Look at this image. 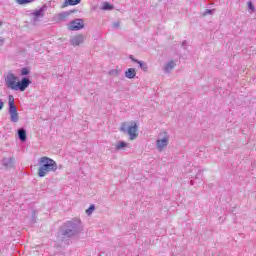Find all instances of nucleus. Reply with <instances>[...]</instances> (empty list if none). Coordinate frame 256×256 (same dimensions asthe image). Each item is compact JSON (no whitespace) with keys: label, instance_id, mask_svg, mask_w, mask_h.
Listing matches in <instances>:
<instances>
[{"label":"nucleus","instance_id":"nucleus-23","mask_svg":"<svg viewBox=\"0 0 256 256\" xmlns=\"http://www.w3.org/2000/svg\"><path fill=\"white\" fill-rule=\"evenodd\" d=\"M109 75H113L114 77H118L119 76V70L112 69V70L109 71Z\"/></svg>","mask_w":256,"mask_h":256},{"label":"nucleus","instance_id":"nucleus-11","mask_svg":"<svg viewBox=\"0 0 256 256\" xmlns=\"http://www.w3.org/2000/svg\"><path fill=\"white\" fill-rule=\"evenodd\" d=\"M18 133V139L22 142L25 143L27 141V130L25 128H19L17 130Z\"/></svg>","mask_w":256,"mask_h":256},{"label":"nucleus","instance_id":"nucleus-20","mask_svg":"<svg viewBox=\"0 0 256 256\" xmlns=\"http://www.w3.org/2000/svg\"><path fill=\"white\" fill-rule=\"evenodd\" d=\"M29 73H31V70L29 68H27V67L22 68L21 75L23 77H27V75H29Z\"/></svg>","mask_w":256,"mask_h":256},{"label":"nucleus","instance_id":"nucleus-19","mask_svg":"<svg viewBox=\"0 0 256 256\" xmlns=\"http://www.w3.org/2000/svg\"><path fill=\"white\" fill-rule=\"evenodd\" d=\"M33 1L35 0H16V3H18V5H29V3H33Z\"/></svg>","mask_w":256,"mask_h":256},{"label":"nucleus","instance_id":"nucleus-1","mask_svg":"<svg viewBox=\"0 0 256 256\" xmlns=\"http://www.w3.org/2000/svg\"><path fill=\"white\" fill-rule=\"evenodd\" d=\"M83 231L81 227V220L73 218L72 220L66 221L63 223L57 232V237L60 241L65 242L73 237H77Z\"/></svg>","mask_w":256,"mask_h":256},{"label":"nucleus","instance_id":"nucleus-2","mask_svg":"<svg viewBox=\"0 0 256 256\" xmlns=\"http://www.w3.org/2000/svg\"><path fill=\"white\" fill-rule=\"evenodd\" d=\"M6 87L12 89V91H25L29 85H31V80L29 77L24 76L21 81L17 82V76L13 73H8L5 78Z\"/></svg>","mask_w":256,"mask_h":256},{"label":"nucleus","instance_id":"nucleus-27","mask_svg":"<svg viewBox=\"0 0 256 256\" xmlns=\"http://www.w3.org/2000/svg\"><path fill=\"white\" fill-rule=\"evenodd\" d=\"M4 106H5V103L3 102V100L0 99V111L3 109Z\"/></svg>","mask_w":256,"mask_h":256},{"label":"nucleus","instance_id":"nucleus-16","mask_svg":"<svg viewBox=\"0 0 256 256\" xmlns=\"http://www.w3.org/2000/svg\"><path fill=\"white\" fill-rule=\"evenodd\" d=\"M125 147H129V144L125 141H119L117 142L115 149L116 151H121V149H125Z\"/></svg>","mask_w":256,"mask_h":256},{"label":"nucleus","instance_id":"nucleus-25","mask_svg":"<svg viewBox=\"0 0 256 256\" xmlns=\"http://www.w3.org/2000/svg\"><path fill=\"white\" fill-rule=\"evenodd\" d=\"M202 178H203V172L201 170H199L195 176V179H202Z\"/></svg>","mask_w":256,"mask_h":256},{"label":"nucleus","instance_id":"nucleus-12","mask_svg":"<svg viewBox=\"0 0 256 256\" xmlns=\"http://www.w3.org/2000/svg\"><path fill=\"white\" fill-rule=\"evenodd\" d=\"M72 13H77V9L68 10V11L58 14V20L65 21V19H67L69 17V15H72Z\"/></svg>","mask_w":256,"mask_h":256},{"label":"nucleus","instance_id":"nucleus-7","mask_svg":"<svg viewBox=\"0 0 256 256\" xmlns=\"http://www.w3.org/2000/svg\"><path fill=\"white\" fill-rule=\"evenodd\" d=\"M67 28L69 31H81V29H85V22L82 18H76L69 22Z\"/></svg>","mask_w":256,"mask_h":256},{"label":"nucleus","instance_id":"nucleus-32","mask_svg":"<svg viewBox=\"0 0 256 256\" xmlns=\"http://www.w3.org/2000/svg\"><path fill=\"white\" fill-rule=\"evenodd\" d=\"M0 25H3V22L0 21Z\"/></svg>","mask_w":256,"mask_h":256},{"label":"nucleus","instance_id":"nucleus-10","mask_svg":"<svg viewBox=\"0 0 256 256\" xmlns=\"http://www.w3.org/2000/svg\"><path fill=\"white\" fill-rule=\"evenodd\" d=\"M129 59H131L132 63H138L140 69H142L144 71V73H147L149 71V66L147 65V62L137 60V58L133 57V55H130Z\"/></svg>","mask_w":256,"mask_h":256},{"label":"nucleus","instance_id":"nucleus-6","mask_svg":"<svg viewBox=\"0 0 256 256\" xmlns=\"http://www.w3.org/2000/svg\"><path fill=\"white\" fill-rule=\"evenodd\" d=\"M167 145H169V134L167 132H162L159 134L156 141L157 149L163 151V149H167Z\"/></svg>","mask_w":256,"mask_h":256},{"label":"nucleus","instance_id":"nucleus-14","mask_svg":"<svg viewBox=\"0 0 256 256\" xmlns=\"http://www.w3.org/2000/svg\"><path fill=\"white\" fill-rule=\"evenodd\" d=\"M81 3V0H65L62 4V9H65V7H75V5H79Z\"/></svg>","mask_w":256,"mask_h":256},{"label":"nucleus","instance_id":"nucleus-22","mask_svg":"<svg viewBox=\"0 0 256 256\" xmlns=\"http://www.w3.org/2000/svg\"><path fill=\"white\" fill-rule=\"evenodd\" d=\"M248 9L249 11H251V13H255V5L253 4V2H248Z\"/></svg>","mask_w":256,"mask_h":256},{"label":"nucleus","instance_id":"nucleus-13","mask_svg":"<svg viewBox=\"0 0 256 256\" xmlns=\"http://www.w3.org/2000/svg\"><path fill=\"white\" fill-rule=\"evenodd\" d=\"M2 165L7 169L12 168L15 165V158H4L2 159Z\"/></svg>","mask_w":256,"mask_h":256},{"label":"nucleus","instance_id":"nucleus-18","mask_svg":"<svg viewBox=\"0 0 256 256\" xmlns=\"http://www.w3.org/2000/svg\"><path fill=\"white\" fill-rule=\"evenodd\" d=\"M175 62L172 60L170 62H168L166 65H165V71L166 73H169V71H171L172 69H175Z\"/></svg>","mask_w":256,"mask_h":256},{"label":"nucleus","instance_id":"nucleus-30","mask_svg":"<svg viewBox=\"0 0 256 256\" xmlns=\"http://www.w3.org/2000/svg\"><path fill=\"white\" fill-rule=\"evenodd\" d=\"M4 42H5V41L0 38V47H1V45H3Z\"/></svg>","mask_w":256,"mask_h":256},{"label":"nucleus","instance_id":"nucleus-21","mask_svg":"<svg viewBox=\"0 0 256 256\" xmlns=\"http://www.w3.org/2000/svg\"><path fill=\"white\" fill-rule=\"evenodd\" d=\"M93 211H95V204H91L88 209H86V214L92 215Z\"/></svg>","mask_w":256,"mask_h":256},{"label":"nucleus","instance_id":"nucleus-3","mask_svg":"<svg viewBox=\"0 0 256 256\" xmlns=\"http://www.w3.org/2000/svg\"><path fill=\"white\" fill-rule=\"evenodd\" d=\"M39 165L38 177H45L50 171H57V162L47 156L40 158Z\"/></svg>","mask_w":256,"mask_h":256},{"label":"nucleus","instance_id":"nucleus-24","mask_svg":"<svg viewBox=\"0 0 256 256\" xmlns=\"http://www.w3.org/2000/svg\"><path fill=\"white\" fill-rule=\"evenodd\" d=\"M215 13V9H206L204 11V15H213Z\"/></svg>","mask_w":256,"mask_h":256},{"label":"nucleus","instance_id":"nucleus-15","mask_svg":"<svg viewBox=\"0 0 256 256\" xmlns=\"http://www.w3.org/2000/svg\"><path fill=\"white\" fill-rule=\"evenodd\" d=\"M137 76V71L135 68H128L127 71L125 72V77L126 79H135Z\"/></svg>","mask_w":256,"mask_h":256},{"label":"nucleus","instance_id":"nucleus-8","mask_svg":"<svg viewBox=\"0 0 256 256\" xmlns=\"http://www.w3.org/2000/svg\"><path fill=\"white\" fill-rule=\"evenodd\" d=\"M47 9V5H43L40 9L35 10L31 13L32 15V23L35 25L39 21V19L45 17V10Z\"/></svg>","mask_w":256,"mask_h":256},{"label":"nucleus","instance_id":"nucleus-31","mask_svg":"<svg viewBox=\"0 0 256 256\" xmlns=\"http://www.w3.org/2000/svg\"><path fill=\"white\" fill-rule=\"evenodd\" d=\"M190 185H193V180L190 181Z\"/></svg>","mask_w":256,"mask_h":256},{"label":"nucleus","instance_id":"nucleus-17","mask_svg":"<svg viewBox=\"0 0 256 256\" xmlns=\"http://www.w3.org/2000/svg\"><path fill=\"white\" fill-rule=\"evenodd\" d=\"M101 9H102V11H113L114 6L111 5V3H109V2H103Z\"/></svg>","mask_w":256,"mask_h":256},{"label":"nucleus","instance_id":"nucleus-28","mask_svg":"<svg viewBox=\"0 0 256 256\" xmlns=\"http://www.w3.org/2000/svg\"><path fill=\"white\" fill-rule=\"evenodd\" d=\"M120 23L119 22H114L113 23V27L114 29H117L119 27Z\"/></svg>","mask_w":256,"mask_h":256},{"label":"nucleus","instance_id":"nucleus-26","mask_svg":"<svg viewBox=\"0 0 256 256\" xmlns=\"http://www.w3.org/2000/svg\"><path fill=\"white\" fill-rule=\"evenodd\" d=\"M37 213L35 211H33L32 213V223H37Z\"/></svg>","mask_w":256,"mask_h":256},{"label":"nucleus","instance_id":"nucleus-4","mask_svg":"<svg viewBox=\"0 0 256 256\" xmlns=\"http://www.w3.org/2000/svg\"><path fill=\"white\" fill-rule=\"evenodd\" d=\"M138 130L139 125H137V122L135 121H131L129 123L122 122L119 128V131H121V133H127V135H129L131 141H135V138L139 137V134H137Z\"/></svg>","mask_w":256,"mask_h":256},{"label":"nucleus","instance_id":"nucleus-5","mask_svg":"<svg viewBox=\"0 0 256 256\" xmlns=\"http://www.w3.org/2000/svg\"><path fill=\"white\" fill-rule=\"evenodd\" d=\"M8 113L12 123L19 122V112H17V106H15V98L13 95L8 96Z\"/></svg>","mask_w":256,"mask_h":256},{"label":"nucleus","instance_id":"nucleus-29","mask_svg":"<svg viewBox=\"0 0 256 256\" xmlns=\"http://www.w3.org/2000/svg\"><path fill=\"white\" fill-rule=\"evenodd\" d=\"M182 47H184V49H185V47H187V41H186V40H184V41L182 42Z\"/></svg>","mask_w":256,"mask_h":256},{"label":"nucleus","instance_id":"nucleus-9","mask_svg":"<svg viewBox=\"0 0 256 256\" xmlns=\"http://www.w3.org/2000/svg\"><path fill=\"white\" fill-rule=\"evenodd\" d=\"M82 43H85V35L79 34L77 36H74L70 40V44L73 45V47H78V45H82Z\"/></svg>","mask_w":256,"mask_h":256}]
</instances>
